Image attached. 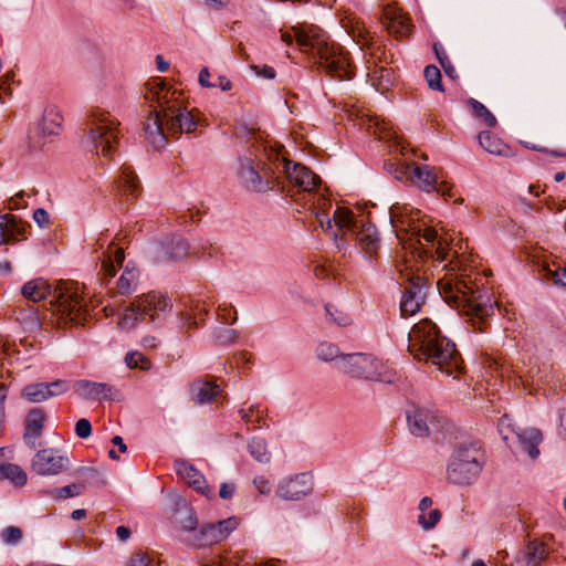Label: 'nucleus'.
Returning a JSON list of instances; mask_svg holds the SVG:
<instances>
[{"label":"nucleus","mask_w":566,"mask_h":566,"mask_svg":"<svg viewBox=\"0 0 566 566\" xmlns=\"http://www.w3.org/2000/svg\"><path fill=\"white\" fill-rule=\"evenodd\" d=\"M316 356L318 359L323 361H336L338 365V360L344 356L339 354V349L336 345L327 342H323L318 344L316 348Z\"/></svg>","instance_id":"37998d69"},{"label":"nucleus","mask_w":566,"mask_h":566,"mask_svg":"<svg viewBox=\"0 0 566 566\" xmlns=\"http://www.w3.org/2000/svg\"><path fill=\"white\" fill-rule=\"evenodd\" d=\"M75 394L86 400L111 399L114 388L105 382H96L90 380H77L74 382Z\"/></svg>","instance_id":"6ab92c4d"},{"label":"nucleus","mask_w":566,"mask_h":566,"mask_svg":"<svg viewBox=\"0 0 566 566\" xmlns=\"http://www.w3.org/2000/svg\"><path fill=\"white\" fill-rule=\"evenodd\" d=\"M209 77H210V72H209L208 67L201 69L199 72V77H198L199 84L202 87H207V88L217 87V83H211L209 81Z\"/></svg>","instance_id":"680f3d73"},{"label":"nucleus","mask_w":566,"mask_h":566,"mask_svg":"<svg viewBox=\"0 0 566 566\" xmlns=\"http://www.w3.org/2000/svg\"><path fill=\"white\" fill-rule=\"evenodd\" d=\"M119 122L101 108L93 109L87 116L85 145L98 156H111L119 140Z\"/></svg>","instance_id":"6e6552de"},{"label":"nucleus","mask_w":566,"mask_h":566,"mask_svg":"<svg viewBox=\"0 0 566 566\" xmlns=\"http://www.w3.org/2000/svg\"><path fill=\"white\" fill-rule=\"evenodd\" d=\"M85 490V485L83 483H72L63 488H57L51 492V495L54 499H69L74 497L82 494Z\"/></svg>","instance_id":"49530a36"},{"label":"nucleus","mask_w":566,"mask_h":566,"mask_svg":"<svg viewBox=\"0 0 566 566\" xmlns=\"http://www.w3.org/2000/svg\"><path fill=\"white\" fill-rule=\"evenodd\" d=\"M181 510H182V513L185 514V517L180 518V521H179L181 524V527L185 531H193L197 525V518L195 516V513L192 512V510L190 507H188L186 502H182Z\"/></svg>","instance_id":"6e6d98bb"},{"label":"nucleus","mask_w":566,"mask_h":566,"mask_svg":"<svg viewBox=\"0 0 566 566\" xmlns=\"http://www.w3.org/2000/svg\"><path fill=\"white\" fill-rule=\"evenodd\" d=\"M338 368L350 377L380 382L390 384L396 377L395 370L387 364L374 355L365 353L344 355L338 360Z\"/></svg>","instance_id":"9d476101"},{"label":"nucleus","mask_w":566,"mask_h":566,"mask_svg":"<svg viewBox=\"0 0 566 566\" xmlns=\"http://www.w3.org/2000/svg\"><path fill=\"white\" fill-rule=\"evenodd\" d=\"M7 479L15 486H22L27 483V474L21 467L13 463L0 464V480Z\"/></svg>","instance_id":"c9c22d12"},{"label":"nucleus","mask_w":566,"mask_h":566,"mask_svg":"<svg viewBox=\"0 0 566 566\" xmlns=\"http://www.w3.org/2000/svg\"><path fill=\"white\" fill-rule=\"evenodd\" d=\"M239 176L248 189L254 191L265 189L259 172L255 170L250 159L245 158L240 161Z\"/></svg>","instance_id":"7c9ffc66"},{"label":"nucleus","mask_w":566,"mask_h":566,"mask_svg":"<svg viewBox=\"0 0 566 566\" xmlns=\"http://www.w3.org/2000/svg\"><path fill=\"white\" fill-rule=\"evenodd\" d=\"M410 178L420 189L430 192L432 190L442 191L438 188V174L436 168L428 165H412L410 167Z\"/></svg>","instance_id":"5701e85b"},{"label":"nucleus","mask_w":566,"mask_h":566,"mask_svg":"<svg viewBox=\"0 0 566 566\" xmlns=\"http://www.w3.org/2000/svg\"><path fill=\"white\" fill-rule=\"evenodd\" d=\"M312 490V476L308 473H300L282 479L275 489V494L284 501H298L307 496Z\"/></svg>","instance_id":"4468645a"},{"label":"nucleus","mask_w":566,"mask_h":566,"mask_svg":"<svg viewBox=\"0 0 566 566\" xmlns=\"http://www.w3.org/2000/svg\"><path fill=\"white\" fill-rule=\"evenodd\" d=\"M21 293L34 303L49 300L53 315L65 323L83 324L88 315L83 291L73 282L53 287L43 279H34L22 286Z\"/></svg>","instance_id":"20e7f679"},{"label":"nucleus","mask_w":566,"mask_h":566,"mask_svg":"<svg viewBox=\"0 0 566 566\" xmlns=\"http://www.w3.org/2000/svg\"><path fill=\"white\" fill-rule=\"evenodd\" d=\"M399 272L406 282L400 301V312L405 317L412 316L418 313L424 304L427 295L426 282L418 272L416 273L413 269L407 264V261L403 263V268H399Z\"/></svg>","instance_id":"9b49d317"},{"label":"nucleus","mask_w":566,"mask_h":566,"mask_svg":"<svg viewBox=\"0 0 566 566\" xmlns=\"http://www.w3.org/2000/svg\"><path fill=\"white\" fill-rule=\"evenodd\" d=\"M434 420L436 417L427 408L411 406L407 410L408 427L413 436L426 437Z\"/></svg>","instance_id":"a211bd4d"},{"label":"nucleus","mask_w":566,"mask_h":566,"mask_svg":"<svg viewBox=\"0 0 566 566\" xmlns=\"http://www.w3.org/2000/svg\"><path fill=\"white\" fill-rule=\"evenodd\" d=\"M437 285L444 301L470 316L473 326L484 323L494 312L491 296L470 275L446 274Z\"/></svg>","instance_id":"39448f33"},{"label":"nucleus","mask_w":566,"mask_h":566,"mask_svg":"<svg viewBox=\"0 0 566 566\" xmlns=\"http://www.w3.org/2000/svg\"><path fill=\"white\" fill-rule=\"evenodd\" d=\"M75 433L77 437L82 439H86L92 433V426L91 422L87 419H80L75 423Z\"/></svg>","instance_id":"bf43d9fd"},{"label":"nucleus","mask_w":566,"mask_h":566,"mask_svg":"<svg viewBox=\"0 0 566 566\" xmlns=\"http://www.w3.org/2000/svg\"><path fill=\"white\" fill-rule=\"evenodd\" d=\"M28 224L13 214H0V245L23 237Z\"/></svg>","instance_id":"b1692460"},{"label":"nucleus","mask_w":566,"mask_h":566,"mask_svg":"<svg viewBox=\"0 0 566 566\" xmlns=\"http://www.w3.org/2000/svg\"><path fill=\"white\" fill-rule=\"evenodd\" d=\"M191 390L198 403L211 402L220 394L218 385L202 380L195 381L191 386Z\"/></svg>","instance_id":"f704fd0d"},{"label":"nucleus","mask_w":566,"mask_h":566,"mask_svg":"<svg viewBox=\"0 0 566 566\" xmlns=\"http://www.w3.org/2000/svg\"><path fill=\"white\" fill-rule=\"evenodd\" d=\"M239 415L245 424L261 427L264 424L265 410L260 405H251L249 408H241Z\"/></svg>","instance_id":"58836bf2"},{"label":"nucleus","mask_w":566,"mask_h":566,"mask_svg":"<svg viewBox=\"0 0 566 566\" xmlns=\"http://www.w3.org/2000/svg\"><path fill=\"white\" fill-rule=\"evenodd\" d=\"M33 220L40 226L45 227L49 224V213L42 209L39 208L33 212Z\"/></svg>","instance_id":"e2e57ef3"},{"label":"nucleus","mask_w":566,"mask_h":566,"mask_svg":"<svg viewBox=\"0 0 566 566\" xmlns=\"http://www.w3.org/2000/svg\"><path fill=\"white\" fill-rule=\"evenodd\" d=\"M423 75L428 86L433 91H443L441 84V72L434 65H428L424 67Z\"/></svg>","instance_id":"de8ad7c7"},{"label":"nucleus","mask_w":566,"mask_h":566,"mask_svg":"<svg viewBox=\"0 0 566 566\" xmlns=\"http://www.w3.org/2000/svg\"><path fill=\"white\" fill-rule=\"evenodd\" d=\"M353 36L354 38H358V42L361 40H364V44H367V35H368V31L365 29V27H360L359 23H357L356 25H353Z\"/></svg>","instance_id":"69168bd1"},{"label":"nucleus","mask_w":566,"mask_h":566,"mask_svg":"<svg viewBox=\"0 0 566 566\" xmlns=\"http://www.w3.org/2000/svg\"><path fill=\"white\" fill-rule=\"evenodd\" d=\"M0 537L3 543L14 545L22 538V531L17 526H8L1 532Z\"/></svg>","instance_id":"5fc2aeb1"},{"label":"nucleus","mask_w":566,"mask_h":566,"mask_svg":"<svg viewBox=\"0 0 566 566\" xmlns=\"http://www.w3.org/2000/svg\"><path fill=\"white\" fill-rule=\"evenodd\" d=\"M282 41L291 45L295 39L300 50L318 63L328 74L339 80L354 76V65L349 53L340 45L329 41L328 35L317 25L302 23L290 31L281 32Z\"/></svg>","instance_id":"f257e3e1"},{"label":"nucleus","mask_w":566,"mask_h":566,"mask_svg":"<svg viewBox=\"0 0 566 566\" xmlns=\"http://www.w3.org/2000/svg\"><path fill=\"white\" fill-rule=\"evenodd\" d=\"M333 221L338 231L342 232V237L347 232H354L358 229V223L355 220L353 212L347 208L337 207L333 214L332 222Z\"/></svg>","instance_id":"473e14b6"},{"label":"nucleus","mask_w":566,"mask_h":566,"mask_svg":"<svg viewBox=\"0 0 566 566\" xmlns=\"http://www.w3.org/2000/svg\"><path fill=\"white\" fill-rule=\"evenodd\" d=\"M433 501L429 496L420 500L418 510V523L424 531L432 530L441 520V512L432 507Z\"/></svg>","instance_id":"393cba45"},{"label":"nucleus","mask_w":566,"mask_h":566,"mask_svg":"<svg viewBox=\"0 0 566 566\" xmlns=\"http://www.w3.org/2000/svg\"><path fill=\"white\" fill-rule=\"evenodd\" d=\"M160 340L155 336H145L142 338V346L144 348L154 349L159 345Z\"/></svg>","instance_id":"338daca9"},{"label":"nucleus","mask_w":566,"mask_h":566,"mask_svg":"<svg viewBox=\"0 0 566 566\" xmlns=\"http://www.w3.org/2000/svg\"><path fill=\"white\" fill-rule=\"evenodd\" d=\"M310 208L315 211L316 220L319 227L325 232H331L333 239L336 241L338 239V233L332 231L333 224L332 219L328 217V213L325 212V208L329 202L323 195H314L312 200H308Z\"/></svg>","instance_id":"cd10ccee"},{"label":"nucleus","mask_w":566,"mask_h":566,"mask_svg":"<svg viewBox=\"0 0 566 566\" xmlns=\"http://www.w3.org/2000/svg\"><path fill=\"white\" fill-rule=\"evenodd\" d=\"M516 436L521 451L526 453L531 459H536L539 454L538 446L543 440L541 431L531 428L516 433Z\"/></svg>","instance_id":"bb28decb"},{"label":"nucleus","mask_w":566,"mask_h":566,"mask_svg":"<svg viewBox=\"0 0 566 566\" xmlns=\"http://www.w3.org/2000/svg\"><path fill=\"white\" fill-rule=\"evenodd\" d=\"M250 454L261 463H268L271 459V453L268 451L266 442L261 438H252L248 444Z\"/></svg>","instance_id":"ea45409f"},{"label":"nucleus","mask_w":566,"mask_h":566,"mask_svg":"<svg viewBox=\"0 0 566 566\" xmlns=\"http://www.w3.org/2000/svg\"><path fill=\"white\" fill-rule=\"evenodd\" d=\"M253 482L261 494H269L271 492V484L263 476L255 478Z\"/></svg>","instance_id":"0e129e2a"},{"label":"nucleus","mask_w":566,"mask_h":566,"mask_svg":"<svg viewBox=\"0 0 566 566\" xmlns=\"http://www.w3.org/2000/svg\"><path fill=\"white\" fill-rule=\"evenodd\" d=\"M139 276L140 272L136 264L128 262L117 279L115 287L111 289V292L122 296H129L137 290Z\"/></svg>","instance_id":"412c9836"},{"label":"nucleus","mask_w":566,"mask_h":566,"mask_svg":"<svg viewBox=\"0 0 566 566\" xmlns=\"http://www.w3.org/2000/svg\"><path fill=\"white\" fill-rule=\"evenodd\" d=\"M145 98L158 104L170 134H190L197 129L199 113H195V109L189 111L181 98V93L167 87L164 82L148 83Z\"/></svg>","instance_id":"423d86ee"},{"label":"nucleus","mask_w":566,"mask_h":566,"mask_svg":"<svg viewBox=\"0 0 566 566\" xmlns=\"http://www.w3.org/2000/svg\"><path fill=\"white\" fill-rule=\"evenodd\" d=\"M234 493V486L228 483H222L220 485L219 495L221 499H230Z\"/></svg>","instance_id":"774afa93"},{"label":"nucleus","mask_w":566,"mask_h":566,"mask_svg":"<svg viewBox=\"0 0 566 566\" xmlns=\"http://www.w3.org/2000/svg\"><path fill=\"white\" fill-rule=\"evenodd\" d=\"M44 419V412L39 408L32 409L28 415L24 440L32 448L35 447L34 440L42 434Z\"/></svg>","instance_id":"c85d7f7f"},{"label":"nucleus","mask_w":566,"mask_h":566,"mask_svg":"<svg viewBox=\"0 0 566 566\" xmlns=\"http://www.w3.org/2000/svg\"><path fill=\"white\" fill-rule=\"evenodd\" d=\"M548 556V548L538 541L530 542L520 553L517 562L526 566H538Z\"/></svg>","instance_id":"a878e982"},{"label":"nucleus","mask_w":566,"mask_h":566,"mask_svg":"<svg viewBox=\"0 0 566 566\" xmlns=\"http://www.w3.org/2000/svg\"><path fill=\"white\" fill-rule=\"evenodd\" d=\"M484 462V453L476 443L460 444L450 455L447 480L455 485H470L478 480Z\"/></svg>","instance_id":"1a4fd4ad"},{"label":"nucleus","mask_w":566,"mask_h":566,"mask_svg":"<svg viewBox=\"0 0 566 566\" xmlns=\"http://www.w3.org/2000/svg\"><path fill=\"white\" fill-rule=\"evenodd\" d=\"M17 318L22 322L29 329L38 328L40 324L36 311L34 308H30L28 312L21 310Z\"/></svg>","instance_id":"864d4df0"},{"label":"nucleus","mask_w":566,"mask_h":566,"mask_svg":"<svg viewBox=\"0 0 566 566\" xmlns=\"http://www.w3.org/2000/svg\"><path fill=\"white\" fill-rule=\"evenodd\" d=\"M46 386L49 388L50 398H53L65 394L71 388V382L69 380L59 379L48 382Z\"/></svg>","instance_id":"4d7b16f0"},{"label":"nucleus","mask_w":566,"mask_h":566,"mask_svg":"<svg viewBox=\"0 0 566 566\" xmlns=\"http://www.w3.org/2000/svg\"><path fill=\"white\" fill-rule=\"evenodd\" d=\"M125 363L129 368L149 369L150 361L140 353L133 352L125 356Z\"/></svg>","instance_id":"8fccbe9b"},{"label":"nucleus","mask_w":566,"mask_h":566,"mask_svg":"<svg viewBox=\"0 0 566 566\" xmlns=\"http://www.w3.org/2000/svg\"><path fill=\"white\" fill-rule=\"evenodd\" d=\"M545 277L556 286L566 289V268L546 269Z\"/></svg>","instance_id":"603ef678"},{"label":"nucleus","mask_w":566,"mask_h":566,"mask_svg":"<svg viewBox=\"0 0 566 566\" xmlns=\"http://www.w3.org/2000/svg\"><path fill=\"white\" fill-rule=\"evenodd\" d=\"M408 350L419 361L437 367L442 374L454 378L462 369V359L454 343L440 333L429 318L413 325L408 334Z\"/></svg>","instance_id":"f03ea898"},{"label":"nucleus","mask_w":566,"mask_h":566,"mask_svg":"<svg viewBox=\"0 0 566 566\" xmlns=\"http://www.w3.org/2000/svg\"><path fill=\"white\" fill-rule=\"evenodd\" d=\"M468 105L471 107L475 117L483 119L488 127H494L497 123L495 116L479 101L470 98Z\"/></svg>","instance_id":"79ce46f5"},{"label":"nucleus","mask_w":566,"mask_h":566,"mask_svg":"<svg viewBox=\"0 0 566 566\" xmlns=\"http://www.w3.org/2000/svg\"><path fill=\"white\" fill-rule=\"evenodd\" d=\"M389 217L397 238L410 249L443 261L448 254V244L438 232L427 226L420 210L409 205L395 203L389 209Z\"/></svg>","instance_id":"7ed1b4c3"},{"label":"nucleus","mask_w":566,"mask_h":566,"mask_svg":"<svg viewBox=\"0 0 566 566\" xmlns=\"http://www.w3.org/2000/svg\"><path fill=\"white\" fill-rule=\"evenodd\" d=\"M174 467L176 473L191 488L202 495H208L209 488L205 476L191 463L185 460H176Z\"/></svg>","instance_id":"aec40b11"},{"label":"nucleus","mask_w":566,"mask_h":566,"mask_svg":"<svg viewBox=\"0 0 566 566\" xmlns=\"http://www.w3.org/2000/svg\"><path fill=\"white\" fill-rule=\"evenodd\" d=\"M433 50H434L437 59L439 60L446 75L452 80L457 78L458 77L457 71H455L454 66L452 65L443 46L439 43H436L433 45Z\"/></svg>","instance_id":"a18cd8bd"},{"label":"nucleus","mask_w":566,"mask_h":566,"mask_svg":"<svg viewBox=\"0 0 566 566\" xmlns=\"http://www.w3.org/2000/svg\"><path fill=\"white\" fill-rule=\"evenodd\" d=\"M239 526V520L234 516L201 526L195 534V542L199 546H207L220 543Z\"/></svg>","instance_id":"2eb2a0df"},{"label":"nucleus","mask_w":566,"mask_h":566,"mask_svg":"<svg viewBox=\"0 0 566 566\" xmlns=\"http://www.w3.org/2000/svg\"><path fill=\"white\" fill-rule=\"evenodd\" d=\"M119 187L125 193L136 197L139 191V182L133 170L124 168L119 178Z\"/></svg>","instance_id":"a19ab883"},{"label":"nucleus","mask_w":566,"mask_h":566,"mask_svg":"<svg viewBox=\"0 0 566 566\" xmlns=\"http://www.w3.org/2000/svg\"><path fill=\"white\" fill-rule=\"evenodd\" d=\"M325 311L329 322H333L338 326H347L352 322L348 314L339 311L334 305L327 304L325 306Z\"/></svg>","instance_id":"09e8293b"},{"label":"nucleus","mask_w":566,"mask_h":566,"mask_svg":"<svg viewBox=\"0 0 566 566\" xmlns=\"http://www.w3.org/2000/svg\"><path fill=\"white\" fill-rule=\"evenodd\" d=\"M22 397L30 402H42L50 399L49 388L44 382L30 384L23 388Z\"/></svg>","instance_id":"4c0bfd02"},{"label":"nucleus","mask_w":566,"mask_h":566,"mask_svg":"<svg viewBox=\"0 0 566 566\" xmlns=\"http://www.w3.org/2000/svg\"><path fill=\"white\" fill-rule=\"evenodd\" d=\"M394 73L390 69L379 67L370 75V82L376 91L384 93L389 90L394 83Z\"/></svg>","instance_id":"e433bc0d"},{"label":"nucleus","mask_w":566,"mask_h":566,"mask_svg":"<svg viewBox=\"0 0 566 566\" xmlns=\"http://www.w3.org/2000/svg\"><path fill=\"white\" fill-rule=\"evenodd\" d=\"M70 459L56 449H43L35 453L31 469L38 475H56L70 468Z\"/></svg>","instance_id":"f8f14e48"},{"label":"nucleus","mask_w":566,"mask_h":566,"mask_svg":"<svg viewBox=\"0 0 566 566\" xmlns=\"http://www.w3.org/2000/svg\"><path fill=\"white\" fill-rule=\"evenodd\" d=\"M164 117L158 104L149 112L144 122V133L146 140L155 148L160 149L167 143V136L164 133Z\"/></svg>","instance_id":"dca6fc26"},{"label":"nucleus","mask_w":566,"mask_h":566,"mask_svg":"<svg viewBox=\"0 0 566 566\" xmlns=\"http://www.w3.org/2000/svg\"><path fill=\"white\" fill-rule=\"evenodd\" d=\"M171 300L159 292H148L137 296L118 319L122 329H132L139 322L159 325L171 311Z\"/></svg>","instance_id":"0eeeda50"},{"label":"nucleus","mask_w":566,"mask_h":566,"mask_svg":"<svg viewBox=\"0 0 566 566\" xmlns=\"http://www.w3.org/2000/svg\"><path fill=\"white\" fill-rule=\"evenodd\" d=\"M479 144L490 154L502 157H507L510 155L509 146L490 132H482L479 134Z\"/></svg>","instance_id":"2f4dec72"},{"label":"nucleus","mask_w":566,"mask_h":566,"mask_svg":"<svg viewBox=\"0 0 566 566\" xmlns=\"http://www.w3.org/2000/svg\"><path fill=\"white\" fill-rule=\"evenodd\" d=\"M201 312L206 313V310L199 308L198 305H197L196 312L193 314L188 313V312H182L180 314V328L189 329L192 326H197L196 316H197L198 313H201Z\"/></svg>","instance_id":"13d9d810"},{"label":"nucleus","mask_w":566,"mask_h":566,"mask_svg":"<svg viewBox=\"0 0 566 566\" xmlns=\"http://www.w3.org/2000/svg\"><path fill=\"white\" fill-rule=\"evenodd\" d=\"M251 70L256 76L264 77L266 80H273L275 77V70L269 65H251Z\"/></svg>","instance_id":"052dcab7"},{"label":"nucleus","mask_w":566,"mask_h":566,"mask_svg":"<svg viewBox=\"0 0 566 566\" xmlns=\"http://www.w3.org/2000/svg\"><path fill=\"white\" fill-rule=\"evenodd\" d=\"M283 168L289 181L297 187L300 191L306 193L308 200H312L314 195H322L318 188L319 177L307 167L284 160Z\"/></svg>","instance_id":"ddd939ff"},{"label":"nucleus","mask_w":566,"mask_h":566,"mask_svg":"<svg viewBox=\"0 0 566 566\" xmlns=\"http://www.w3.org/2000/svg\"><path fill=\"white\" fill-rule=\"evenodd\" d=\"M125 255L123 248H114L109 245L108 250L103 254L101 272L105 277H114L116 268L120 266L124 262Z\"/></svg>","instance_id":"c756f323"},{"label":"nucleus","mask_w":566,"mask_h":566,"mask_svg":"<svg viewBox=\"0 0 566 566\" xmlns=\"http://www.w3.org/2000/svg\"><path fill=\"white\" fill-rule=\"evenodd\" d=\"M382 22L391 35L397 38L408 36L412 24L410 19L395 6H386L382 11Z\"/></svg>","instance_id":"f3484780"},{"label":"nucleus","mask_w":566,"mask_h":566,"mask_svg":"<svg viewBox=\"0 0 566 566\" xmlns=\"http://www.w3.org/2000/svg\"><path fill=\"white\" fill-rule=\"evenodd\" d=\"M188 244L181 238H174L166 248V253L171 260H179L187 255Z\"/></svg>","instance_id":"c03bdc74"},{"label":"nucleus","mask_w":566,"mask_h":566,"mask_svg":"<svg viewBox=\"0 0 566 566\" xmlns=\"http://www.w3.org/2000/svg\"><path fill=\"white\" fill-rule=\"evenodd\" d=\"M62 115L54 108L44 112L39 129L44 136L57 135L62 126Z\"/></svg>","instance_id":"72a5a7b5"},{"label":"nucleus","mask_w":566,"mask_h":566,"mask_svg":"<svg viewBox=\"0 0 566 566\" xmlns=\"http://www.w3.org/2000/svg\"><path fill=\"white\" fill-rule=\"evenodd\" d=\"M354 233L356 242L364 254L369 259L374 258L379 248V237L375 226L361 223Z\"/></svg>","instance_id":"4be33fe9"},{"label":"nucleus","mask_w":566,"mask_h":566,"mask_svg":"<svg viewBox=\"0 0 566 566\" xmlns=\"http://www.w3.org/2000/svg\"><path fill=\"white\" fill-rule=\"evenodd\" d=\"M155 563L160 564V562L155 560V554L138 551L130 557L129 566H151Z\"/></svg>","instance_id":"3c124183"}]
</instances>
